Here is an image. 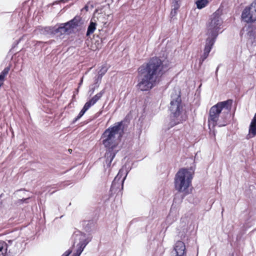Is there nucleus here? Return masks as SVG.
<instances>
[{"instance_id":"obj_1","label":"nucleus","mask_w":256,"mask_h":256,"mask_svg":"<svg viewBox=\"0 0 256 256\" xmlns=\"http://www.w3.org/2000/svg\"><path fill=\"white\" fill-rule=\"evenodd\" d=\"M170 68V62L166 58H150L138 70L137 88L142 92L150 90L156 86L158 78L164 74Z\"/></svg>"},{"instance_id":"obj_2","label":"nucleus","mask_w":256,"mask_h":256,"mask_svg":"<svg viewBox=\"0 0 256 256\" xmlns=\"http://www.w3.org/2000/svg\"><path fill=\"white\" fill-rule=\"evenodd\" d=\"M124 123L123 121L114 124L106 128L101 136L102 144L106 148L104 166L110 168L116 154L120 150L118 148V140H120L124 134Z\"/></svg>"},{"instance_id":"obj_3","label":"nucleus","mask_w":256,"mask_h":256,"mask_svg":"<svg viewBox=\"0 0 256 256\" xmlns=\"http://www.w3.org/2000/svg\"><path fill=\"white\" fill-rule=\"evenodd\" d=\"M232 104V100H228L218 102L210 108L208 116V124L210 132H212L211 127L214 128L216 125L224 126L228 124Z\"/></svg>"},{"instance_id":"obj_4","label":"nucleus","mask_w":256,"mask_h":256,"mask_svg":"<svg viewBox=\"0 0 256 256\" xmlns=\"http://www.w3.org/2000/svg\"><path fill=\"white\" fill-rule=\"evenodd\" d=\"M170 122L168 129L186 120V115L184 113V105L182 103L180 90L174 88L170 94V106L168 107Z\"/></svg>"},{"instance_id":"obj_5","label":"nucleus","mask_w":256,"mask_h":256,"mask_svg":"<svg viewBox=\"0 0 256 256\" xmlns=\"http://www.w3.org/2000/svg\"><path fill=\"white\" fill-rule=\"evenodd\" d=\"M190 168H181L175 174L174 186L175 190L178 192H184L185 194H188V188L192 180V172Z\"/></svg>"},{"instance_id":"obj_6","label":"nucleus","mask_w":256,"mask_h":256,"mask_svg":"<svg viewBox=\"0 0 256 256\" xmlns=\"http://www.w3.org/2000/svg\"><path fill=\"white\" fill-rule=\"evenodd\" d=\"M223 23L220 18V12L217 10L213 13L207 24V34L208 36L216 38Z\"/></svg>"},{"instance_id":"obj_7","label":"nucleus","mask_w":256,"mask_h":256,"mask_svg":"<svg viewBox=\"0 0 256 256\" xmlns=\"http://www.w3.org/2000/svg\"><path fill=\"white\" fill-rule=\"evenodd\" d=\"M82 24V18L80 16H76L66 22L56 24L55 26L56 34H70L72 33L74 29L80 27Z\"/></svg>"},{"instance_id":"obj_8","label":"nucleus","mask_w":256,"mask_h":256,"mask_svg":"<svg viewBox=\"0 0 256 256\" xmlns=\"http://www.w3.org/2000/svg\"><path fill=\"white\" fill-rule=\"evenodd\" d=\"M242 20L247 23L252 22L256 20V1L246 7L242 14Z\"/></svg>"},{"instance_id":"obj_9","label":"nucleus","mask_w":256,"mask_h":256,"mask_svg":"<svg viewBox=\"0 0 256 256\" xmlns=\"http://www.w3.org/2000/svg\"><path fill=\"white\" fill-rule=\"evenodd\" d=\"M104 93V90H101L100 92L98 93L91 99L86 102L84 106L82 108L81 110L78 115V118H81L85 114V112L92 106H94L102 96Z\"/></svg>"},{"instance_id":"obj_10","label":"nucleus","mask_w":256,"mask_h":256,"mask_svg":"<svg viewBox=\"0 0 256 256\" xmlns=\"http://www.w3.org/2000/svg\"><path fill=\"white\" fill-rule=\"evenodd\" d=\"M172 256H186V246L184 242L178 240L171 252Z\"/></svg>"},{"instance_id":"obj_11","label":"nucleus","mask_w":256,"mask_h":256,"mask_svg":"<svg viewBox=\"0 0 256 256\" xmlns=\"http://www.w3.org/2000/svg\"><path fill=\"white\" fill-rule=\"evenodd\" d=\"M126 176L127 174H126V176L122 179L120 182L118 181V178L119 176H116L114 178V180L112 182L110 190V195L118 192L123 189L124 181L126 180Z\"/></svg>"},{"instance_id":"obj_12","label":"nucleus","mask_w":256,"mask_h":256,"mask_svg":"<svg viewBox=\"0 0 256 256\" xmlns=\"http://www.w3.org/2000/svg\"><path fill=\"white\" fill-rule=\"evenodd\" d=\"M216 38L208 36L206 40L205 48L204 49V52L202 56H201L200 60V64H201L204 60L208 56V54L215 42Z\"/></svg>"},{"instance_id":"obj_13","label":"nucleus","mask_w":256,"mask_h":256,"mask_svg":"<svg viewBox=\"0 0 256 256\" xmlns=\"http://www.w3.org/2000/svg\"><path fill=\"white\" fill-rule=\"evenodd\" d=\"M78 239L80 242L77 244L78 248L76 251L81 254L84 248L90 241V239H89L88 238H86L84 236L82 235H80Z\"/></svg>"},{"instance_id":"obj_14","label":"nucleus","mask_w":256,"mask_h":256,"mask_svg":"<svg viewBox=\"0 0 256 256\" xmlns=\"http://www.w3.org/2000/svg\"><path fill=\"white\" fill-rule=\"evenodd\" d=\"M256 136V113L255 114L254 117L252 120L250 124L248 134L246 136L247 139H250Z\"/></svg>"},{"instance_id":"obj_15","label":"nucleus","mask_w":256,"mask_h":256,"mask_svg":"<svg viewBox=\"0 0 256 256\" xmlns=\"http://www.w3.org/2000/svg\"><path fill=\"white\" fill-rule=\"evenodd\" d=\"M39 30L41 34L46 36H53L56 34L55 26H54L42 27Z\"/></svg>"},{"instance_id":"obj_16","label":"nucleus","mask_w":256,"mask_h":256,"mask_svg":"<svg viewBox=\"0 0 256 256\" xmlns=\"http://www.w3.org/2000/svg\"><path fill=\"white\" fill-rule=\"evenodd\" d=\"M96 222L93 220H84L82 226L87 232H91L95 228Z\"/></svg>"},{"instance_id":"obj_17","label":"nucleus","mask_w":256,"mask_h":256,"mask_svg":"<svg viewBox=\"0 0 256 256\" xmlns=\"http://www.w3.org/2000/svg\"><path fill=\"white\" fill-rule=\"evenodd\" d=\"M96 24L93 22H90L88 27L86 36H90L92 34L96 29Z\"/></svg>"},{"instance_id":"obj_18","label":"nucleus","mask_w":256,"mask_h":256,"mask_svg":"<svg viewBox=\"0 0 256 256\" xmlns=\"http://www.w3.org/2000/svg\"><path fill=\"white\" fill-rule=\"evenodd\" d=\"M191 231H188L187 230L185 232L184 229L183 232H180L182 240L184 241L190 240L191 238Z\"/></svg>"},{"instance_id":"obj_19","label":"nucleus","mask_w":256,"mask_h":256,"mask_svg":"<svg viewBox=\"0 0 256 256\" xmlns=\"http://www.w3.org/2000/svg\"><path fill=\"white\" fill-rule=\"evenodd\" d=\"M208 4V0H198L196 2V7L198 9H202L206 7Z\"/></svg>"},{"instance_id":"obj_20","label":"nucleus","mask_w":256,"mask_h":256,"mask_svg":"<svg viewBox=\"0 0 256 256\" xmlns=\"http://www.w3.org/2000/svg\"><path fill=\"white\" fill-rule=\"evenodd\" d=\"M10 70V66H6L0 74V80H4L5 76L8 73Z\"/></svg>"},{"instance_id":"obj_21","label":"nucleus","mask_w":256,"mask_h":256,"mask_svg":"<svg viewBox=\"0 0 256 256\" xmlns=\"http://www.w3.org/2000/svg\"><path fill=\"white\" fill-rule=\"evenodd\" d=\"M126 174H128V172L124 169H120L116 176H118V181L120 182L122 179L126 176Z\"/></svg>"},{"instance_id":"obj_22","label":"nucleus","mask_w":256,"mask_h":256,"mask_svg":"<svg viewBox=\"0 0 256 256\" xmlns=\"http://www.w3.org/2000/svg\"><path fill=\"white\" fill-rule=\"evenodd\" d=\"M108 70V66L106 64L102 66L100 70L98 72V75L102 77L103 76L106 72Z\"/></svg>"},{"instance_id":"obj_23","label":"nucleus","mask_w":256,"mask_h":256,"mask_svg":"<svg viewBox=\"0 0 256 256\" xmlns=\"http://www.w3.org/2000/svg\"><path fill=\"white\" fill-rule=\"evenodd\" d=\"M180 6V0H172V8L179 9Z\"/></svg>"},{"instance_id":"obj_24","label":"nucleus","mask_w":256,"mask_h":256,"mask_svg":"<svg viewBox=\"0 0 256 256\" xmlns=\"http://www.w3.org/2000/svg\"><path fill=\"white\" fill-rule=\"evenodd\" d=\"M102 78V77L98 75V76L96 78H95L94 83L92 85V86H96V87H98L100 83L101 82Z\"/></svg>"},{"instance_id":"obj_25","label":"nucleus","mask_w":256,"mask_h":256,"mask_svg":"<svg viewBox=\"0 0 256 256\" xmlns=\"http://www.w3.org/2000/svg\"><path fill=\"white\" fill-rule=\"evenodd\" d=\"M8 244L5 242H0V252H1L3 249H4L6 252L8 250Z\"/></svg>"},{"instance_id":"obj_26","label":"nucleus","mask_w":256,"mask_h":256,"mask_svg":"<svg viewBox=\"0 0 256 256\" xmlns=\"http://www.w3.org/2000/svg\"><path fill=\"white\" fill-rule=\"evenodd\" d=\"M248 40L252 43L253 40L254 38V33L252 30H250L247 34Z\"/></svg>"},{"instance_id":"obj_27","label":"nucleus","mask_w":256,"mask_h":256,"mask_svg":"<svg viewBox=\"0 0 256 256\" xmlns=\"http://www.w3.org/2000/svg\"><path fill=\"white\" fill-rule=\"evenodd\" d=\"M195 96H196V102L195 103V104L197 106H198L200 104V91L197 90L196 94H195Z\"/></svg>"},{"instance_id":"obj_28","label":"nucleus","mask_w":256,"mask_h":256,"mask_svg":"<svg viewBox=\"0 0 256 256\" xmlns=\"http://www.w3.org/2000/svg\"><path fill=\"white\" fill-rule=\"evenodd\" d=\"M178 10V9H174L173 8H172V10H171L170 14V16L171 19H173V20L174 19V17L176 16L177 14V10Z\"/></svg>"},{"instance_id":"obj_29","label":"nucleus","mask_w":256,"mask_h":256,"mask_svg":"<svg viewBox=\"0 0 256 256\" xmlns=\"http://www.w3.org/2000/svg\"><path fill=\"white\" fill-rule=\"evenodd\" d=\"M72 252V250L70 249H68L66 252H65L61 256H69Z\"/></svg>"},{"instance_id":"obj_30","label":"nucleus","mask_w":256,"mask_h":256,"mask_svg":"<svg viewBox=\"0 0 256 256\" xmlns=\"http://www.w3.org/2000/svg\"><path fill=\"white\" fill-rule=\"evenodd\" d=\"M98 88V87H96V86H92V87L90 88V90H89V93L90 94V96H91L92 94H94V92L95 90V89Z\"/></svg>"},{"instance_id":"obj_31","label":"nucleus","mask_w":256,"mask_h":256,"mask_svg":"<svg viewBox=\"0 0 256 256\" xmlns=\"http://www.w3.org/2000/svg\"><path fill=\"white\" fill-rule=\"evenodd\" d=\"M69 0H56L55 2H53V4H60V2H68Z\"/></svg>"},{"instance_id":"obj_32","label":"nucleus","mask_w":256,"mask_h":256,"mask_svg":"<svg viewBox=\"0 0 256 256\" xmlns=\"http://www.w3.org/2000/svg\"><path fill=\"white\" fill-rule=\"evenodd\" d=\"M30 198H22L20 200V201L22 202L28 203V200H29Z\"/></svg>"},{"instance_id":"obj_33","label":"nucleus","mask_w":256,"mask_h":256,"mask_svg":"<svg viewBox=\"0 0 256 256\" xmlns=\"http://www.w3.org/2000/svg\"><path fill=\"white\" fill-rule=\"evenodd\" d=\"M79 119H80V118H78V116H77L76 117L72 120V124H74L76 121H78Z\"/></svg>"},{"instance_id":"obj_34","label":"nucleus","mask_w":256,"mask_h":256,"mask_svg":"<svg viewBox=\"0 0 256 256\" xmlns=\"http://www.w3.org/2000/svg\"><path fill=\"white\" fill-rule=\"evenodd\" d=\"M80 254H81L80 253H78V252L76 251V252L75 253L73 254L72 256H80Z\"/></svg>"},{"instance_id":"obj_35","label":"nucleus","mask_w":256,"mask_h":256,"mask_svg":"<svg viewBox=\"0 0 256 256\" xmlns=\"http://www.w3.org/2000/svg\"><path fill=\"white\" fill-rule=\"evenodd\" d=\"M84 9L86 10V11H88V5H86L84 7Z\"/></svg>"},{"instance_id":"obj_36","label":"nucleus","mask_w":256,"mask_h":256,"mask_svg":"<svg viewBox=\"0 0 256 256\" xmlns=\"http://www.w3.org/2000/svg\"><path fill=\"white\" fill-rule=\"evenodd\" d=\"M212 135L214 136V140H216V138H215L216 134H215V132H214V130H212Z\"/></svg>"},{"instance_id":"obj_37","label":"nucleus","mask_w":256,"mask_h":256,"mask_svg":"<svg viewBox=\"0 0 256 256\" xmlns=\"http://www.w3.org/2000/svg\"><path fill=\"white\" fill-rule=\"evenodd\" d=\"M12 242H13V240H8V242L10 244H12Z\"/></svg>"},{"instance_id":"obj_38","label":"nucleus","mask_w":256,"mask_h":256,"mask_svg":"<svg viewBox=\"0 0 256 256\" xmlns=\"http://www.w3.org/2000/svg\"><path fill=\"white\" fill-rule=\"evenodd\" d=\"M82 81H83V80H82V78L81 79V80H80V82L79 83V85L82 84Z\"/></svg>"},{"instance_id":"obj_39","label":"nucleus","mask_w":256,"mask_h":256,"mask_svg":"<svg viewBox=\"0 0 256 256\" xmlns=\"http://www.w3.org/2000/svg\"><path fill=\"white\" fill-rule=\"evenodd\" d=\"M2 80H0V87L2 86Z\"/></svg>"},{"instance_id":"obj_40","label":"nucleus","mask_w":256,"mask_h":256,"mask_svg":"<svg viewBox=\"0 0 256 256\" xmlns=\"http://www.w3.org/2000/svg\"><path fill=\"white\" fill-rule=\"evenodd\" d=\"M98 12V9H96L94 11L95 12Z\"/></svg>"},{"instance_id":"obj_41","label":"nucleus","mask_w":256,"mask_h":256,"mask_svg":"<svg viewBox=\"0 0 256 256\" xmlns=\"http://www.w3.org/2000/svg\"><path fill=\"white\" fill-rule=\"evenodd\" d=\"M69 152H72V150L71 149H69Z\"/></svg>"},{"instance_id":"obj_42","label":"nucleus","mask_w":256,"mask_h":256,"mask_svg":"<svg viewBox=\"0 0 256 256\" xmlns=\"http://www.w3.org/2000/svg\"><path fill=\"white\" fill-rule=\"evenodd\" d=\"M91 7H92V8H94V6L92 4V5H91Z\"/></svg>"},{"instance_id":"obj_43","label":"nucleus","mask_w":256,"mask_h":256,"mask_svg":"<svg viewBox=\"0 0 256 256\" xmlns=\"http://www.w3.org/2000/svg\"><path fill=\"white\" fill-rule=\"evenodd\" d=\"M2 256H4V255Z\"/></svg>"}]
</instances>
